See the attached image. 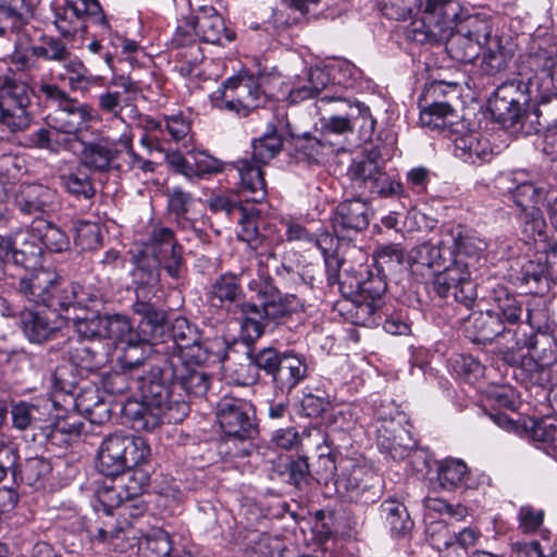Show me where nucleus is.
Masks as SVG:
<instances>
[{
    "label": "nucleus",
    "mask_w": 557,
    "mask_h": 557,
    "mask_svg": "<svg viewBox=\"0 0 557 557\" xmlns=\"http://www.w3.org/2000/svg\"><path fill=\"white\" fill-rule=\"evenodd\" d=\"M169 359L159 358L145 375L136 379L141 403L129 413L136 429L152 431L164 422L177 423L188 414L187 403L174 388V372Z\"/></svg>",
    "instance_id": "f257e3e1"
},
{
    "label": "nucleus",
    "mask_w": 557,
    "mask_h": 557,
    "mask_svg": "<svg viewBox=\"0 0 557 557\" xmlns=\"http://www.w3.org/2000/svg\"><path fill=\"white\" fill-rule=\"evenodd\" d=\"M18 290L29 301L60 312V315L71 309L96 308L104 301L101 288L69 282L49 269L39 270L29 277H21Z\"/></svg>",
    "instance_id": "f03ea898"
},
{
    "label": "nucleus",
    "mask_w": 557,
    "mask_h": 557,
    "mask_svg": "<svg viewBox=\"0 0 557 557\" xmlns=\"http://www.w3.org/2000/svg\"><path fill=\"white\" fill-rule=\"evenodd\" d=\"M248 288L260 299V304L247 301L239 306L242 334L248 342H255L265 332L273 331L284 318L300 307L297 296L283 295L268 274L260 273L258 278L248 283Z\"/></svg>",
    "instance_id": "7ed1b4c3"
},
{
    "label": "nucleus",
    "mask_w": 557,
    "mask_h": 557,
    "mask_svg": "<svg viewBox=\"0 0 557 557\" xmlns=\"http://www.w3.org/2000/svg\"><path fill=\"white\" fill-rule=\"evenodd\" d=\"M519 358L515 367L513 376L525 388H539L545 393V388L557 375V343L547 333H539L521 341V348L515 350Z\"/></svg>",
    "instance_id": "20e7f679"
},
{
    "label": "nucleus",
    "mask_w": 557,
    "mask_h": 557,
    "mask_svg": "<svg viewBox=\"0 0 557 557\" xmlns=\"http://www.w3.org/2000/svg\"><path fill=\"white\" fill-rule=\"evenodd\" d=\"M135 314L141 317L137 338L117 347L121 351L117 357L123 370L134 371L144 366L151 352L157 354L158 339L164 334V311L158 309L150 301L133 304Z\"/></svg>",
    "instance_id": "39448f33"
},
{
    "label": "nucleus",
    "mask_w": 557,
    "mask_h": 557,
    "mask_svg": "<svg viewBox=\"0 0 557 557\" xmlns=\"http://www.w3.org/2000/svg\"><path fill=\"white\" fill-rule=\"evenodd\" d=\"M150 456L146 440L115 432L103 438L97 453V469L106 476L133 472Z\"/></svg>",
    "instance_id": "423d86ee"
},
{
    "label": "nucleus",
    "mask_w": 557,
    "mask_h": 557,
    "mask_svg": "<svg viewBox=\"0 0 557 557\" xmlns=\"http://www.w3.org/2000/svg\"><path fill=\"white\" fill-rule=\"evenodd\" d=\"M110 478L109 482L104 481L96 491L97 499L107 516L125 517L131 506L136 510L135 516H143L146 506L139 496L148 484L147 473L136 470Z\"/></svg>",
    "instance_id": "0eeeda50"
},
{
    "label": "nucleus",
    "mask_w": 557,
    "mask_h": 557,
    "mask_svg": "<svg viewBox=\"0 0 557 557\" xmlns=\"http://www.w3.org/2000/svg\"><path fill=\"white\" fill-rule=\"evenodd\" d=\"M460 320L465 322V333L471 342L487 344L497 341L502 345L504 361L508 364L518 362L515 350L521 348V341L517 338V329L507 327L491 309L472 312Z\"/></svg>",
    "instance_id": "6e6552de"
},
{
    "label": "nucleus",
    "mask_w": 557,
    "mask_h": 557,
    "mask_svg": "<svg viewBox=\"0 0 557 557\" xmlns=\"http://www.w3.org/2000/svg\"><path fill=\"white\" fill-rule=\"evenodd\" d=\"M30 87L15 78L4 77L0 82V128L10 134L25 132L33 117L28 111Z\"/></svg>",
    "instance_id": "1a4fd4ad"
},
{
    "label": "nucleus",
    "mask_w": 557,
    "mask_h": 557,
    "mask_svg": "<svg viewBox=\"0 0 557 557\" xmlns=\"http://www.w3.org/2000/svg\"><path fill=\"white\" fill-rule=\"evenodd\" d=\"M213 104L220 110L247 116L252 110L263 104L265 96L258 79L252 76L228 78L218 90Z\"/></svg>",
    "instance_id": "9d476101"
},
{
    "label": "nucleus",
    "mask_w": 557,
    "mask_h": 557,
    "mask_svg": "<svg viewBox=\"0 0 557 557\" xmlns=\"http://www.w3.org/2000/svg\"><path fill=\"white\" fill-rule=\"evenodd\" d=\"M51 11L53 25L67 39L86 30L84 14L94 17V22L103 28H110L98 0H53Z\"/></svg>",
    "instance_id": "9b49d317"
},
{
    "label": "nucleus",
    "mask_w": 557,
    "mask_h": 557,
    "mask_svg": "<svg viewBox=\"0 0 557 557\" xmlns=\"http://www.w3.org/2000/svg\"><path fill=\"white\" fill-rule=\"evenodd\" d=\"M32 9L26 0H0V40H11L13 37L15 51L12 63L25 67L28 58L17 51V47L28 39Z\"/></svg>",
    "instance_id": "f8f14e48"
},
{
    "label": "nucleus",
    "mask_w": 557,
    "mask_h": 557,
    "mask_svg": "<svg viewBox=\"0 0 557 557\" xmlns=\"http://www.w3.org/2000/svg\"><path fill=\"white\" fill-rule=\"evenodd\" d=\"M216 419L228 437L245 441L257 434L252 405L243 398L232 395L222 397L216 405Z\"/></svg>",
    "instance_id": "ddd939ff"
},
{
    "label": "nucleus",
    "mask_w": 557,
    "mask_h": 557,
    "mask_svg": "<svg viewBox=\"0 0 557 557\" xmlns=\"http://www.w3.org/2000/svg\"><path fill=\"white\" fill-rule=\"evenodd\" d=\"M141 253L152 258L171 277H181L184 269L183 248L171 228L153 227L143 245Z\"/></svg>",
    "instance_id": "4468645a"
},
{
    "label": "nucleus",
    "mask_w": 557,
    "mask_h": 557,
    "mask_svg": "<svg viewBox=\"0 0 557 557\" xmlns=\"http://www.w3.org/2000/svg\"><path fill=\"white\" fill-rule=\"evenodd\" d=\"M449 237L448 242L450 255L454 256L451 264L456 268L467 269L475 272L481 265L483 253L487 248V244L483 238L463 231L460 226L449 230L446 233Z\"/></svg>",
    "instance_id": "2eb2a0df"
},
{
    "label": "nucleus",
    "mask_w": 557,
    "mask_h": 557,
    "mask_svg": "<svg viewBox=\"0 0 557 557\" xmlns=\"http://www.w3.org/2000/svg\"><path fill=\"white\" fill-rule=\"evenodd\" d=\"M371 208L360 197L339 202L332 215V226L337 236L346 237L350 233L366 230L370 223Z\"/></svg>",
    "instance_id": "dca6fc26"
},
{
    "label": "nucleus",
    "mask_w": 557,
    "mask_h": 557,
    "mask_svg": "<svg viewBox=\"0 0 557 557\" xmlns=\"http://www.w3.org/2000/svg\"><path fill=\"white\" fill-rule=\"evenodd\" d=\"M8 248V265L12 264L27 271L42 270V247L39 237L30 228L16 233L11 239H5Z\"/></svg>",
    "instance_id": "f3484780"
},
{
    "label": "nucleus",
    "mask_w": 557,
    "mask_h": 557,
    "mask_svg": "<svg viewBox=\"0 0 557 557\" xmlns=\"http://www.w3.org/2000/svg\"><path fill=\"white\" fill-rule=\"evenodd\" d=\"M385 290L386 284L381 277L371 280L362 287L360 299L355 301L356 324L373 327L382 322V296Z\"/></svg>",
    "instance_id": "a211bd4d"
},
{
    "label": "nucleus",
    "mask_w": 557,
    "mask_h": 557,
    "mask_svg": "<svg viewBox=\"0 0 557 557\" xmlns=\"http://www.w3.org/2000/svg\"><path fill=\"white\" fill-rule=\"evenodd\" d=\"M14 206L25 215L42 214L57 208L58 193L41 184L22 185L14 196Z\"/></svg>",
    "instance_id": "6ab92c4d"
},
{
    "label": "nucleus",
    "mask_w": 557,
    "mask_h": 557,
    "mask_svg": "<svg viewBox=\"0 0 557 557\" xmlns=\"http://www.w3.org/2000/svg\"><path fill=\"white\" fill-rule=\"evenodd\" d=\"M198 339H200L199 331L187 319L178 317L169 327L164 324V334L158 339L157 355L161 359L177 356L178 350L196 344Z\"/></svg>",
    "instance_id": "aec40b11"
},
{
    "label": "nucleus",
    "mask_w": 557,
    "mask_h": 557,
    "mask_svg": "<svg viewBox=\"0 0 557 557\" xmlns=\"http://www.w3.org/2000/svg\"><path fill=\"white\" fill-rule=\"evenodd\" d=\"M207 295L213 305H219L234 313H239V306L247 302L240 283V275L232 272H225L216 276Z\"/></svg>",
    "instance_id": "412c9836"
},
{
    "label": "nucleus",
    "mask_w": 557,
    "mask_h": 557,
    "mask_svg": "<svg viewBox=\"0 0 557 557\" xmlns=\"http://www.w3.org/2000/svg\"><path fill=\"white\" fill-rule=\"evenodd\" d=\"M175 380L176 393L184 392L188 396L201 397L209 389L210 379L208 374L194 366L185 363L182 357L173 356L169 359Z\"/></svg>",
    "instance_id": "4be33fe9"
},
{
    "label": "nucleus",
    "mask_w": 557,
    "mask_h": 557,
    "mask_svg": "<svg viewBox=\"0 0 557 557\" xmlns=\"http://www.w3.org/2000/svg\"><path fill=\"white\" fill-rule=\"evenodd\" d=\"M92 109L89 104L81 103L72 98L61 108H55L49 114L48 121L57 132L74 134L84 127L91 120Z\"/></svg>",
    "instance_id": "5701e85b"
},
{
    "label": "nucleus",
    "mask_w": 557,
    "mask_h": 557,
    "mask_svg": "<svg viewBox=\"0 0 557 557\" xmlns=\"http://www.w3.org/2000/svg\"><path fill=\"white\" fill-rule=\"evenodd\" d=\"M195 34L205 42L223 45L231 42L235 34L227 29L223 17L213 8H202L193 22Z\"/></svg>",
    "instance_id": "b1692460"
},
{
    "label": "nucleus",
    "mask_w": 557,
    "mask_h": 557,
    "mask_svg": "<svg viewBox=\"0 0 557 557\" xmlns=\"http://www.w3.org/2000/svg\"><path fill=\"white\" fill-rule=\"evenodd\" d=\"M550 250L547 255L537 256L530 259L521 265L518 280L525 292L535 295H543L548 289V276H555L556 273L550 265Z\"/></svg>",
    "instance_id": "393cba45"
},
{
    "label": "nucleus",
    "mask_w": 557,
    "mask_h": 557,
    "mask_svg": "<svg viewBox=\"0 0 557 557\" xmlns=\"http://www.w3.org/2000/svg\"><path fill=\"white\" fill-rule=\"evenodd\" d=\"M121 156L116 143L108 139L83 144L81 152L82 166L98 172H108L114 169L115 161Z\"/></svg>",
    "instance_id": "a878e982"
},
{
    "label": "nucleus",
    "mask_w": 557,
    "mask_h": 557,
    "mask_svg": "<svg viewBox=\"0 0 557 557\" xmlns=\"http://www.w3.org/2000/svg\"><path fill=\"white\" fill-rule=\"evenodd\" d=\"M250 363L240 364L236 370L235 381L239 385H250L257 381L258 373L256 369L264 371L272 379L283 358V352L272 347L262 348L255 354H249Z\"/></svg>",
    "instance_id": "bb28decb"
},
{
    "label": "nucleus",
    "mask_w": 557,
    "mask_h": 557,
    "mask_svg": "<svg viewBox=\"0 0 557 557\" xmlns=\"http://www.w3.org/2000/svg\"><path fill=\"white\" fill-rule=\"evenodd\" d=\"M529 103H517L510 99H499L493 97L490 100V109L494 119L504 127L510 128L524 121L533 123V117L539 119L542 111L540 108L533 109L532 112L528 109Z\"/></svg>",
    "instance_id": "cd10ccee"
},
{
    "label": "nucleus",
    "mask_w": 557,
    "mask_h": 557,
    "mask_svg": "<svg viewBox=\"0 0 557 557\" xmlns=\"http://www.w3.org/2000/svg\"><path fill=\"white\" fill-rule=\"evenodd\" d=\"M384 169V161L379 150H370L362 159L355 160L348 168L347 175L351 185L361 195L372 185L379 173Z\"/></svg>",
    "instance_id": "c85d7f7f"
},
{
    "label": "nucleus",
    "mask_w": 557,
    "mask_h": 557,
    "mask_svg": "<svg viewBox=\"0 0 557 557\" xmlns=\"http://www.w3.org/2000/svg\"><path fill=\"white\" fill-rule=\"evenodd\" d=\"M488 299L493 313L498 315L507 327L516 329L524 312L522 302L502 285H496L490 290Z\"/></svg>",
    "instance_id": "c756f323"
},
{
    "label": "nucleus",
    "mask_w": 557,
    "mask_h": 557,
    "mask_svg": "<svg viewBox=\"0 0 557 557\" xmlns=\"http://www.w3.org/2000/svg\"><path fill=\"white\" fill-rule=\"evenodd\" d=\"M286 134L294 140L295 158L298 162L307 164H319L324 158L333 151L331 144L323 139L312 136L310 133L295 135L289 129L288 122L285 123Z\"/></svg>",
    "instance_id": "7c9ffc66"
},
{
    "label": "nucleus",
    "mask_w": 557,
    "mask_h": 557,
    "mask_svg": "<svg viewBox=\"0 0 557 557\" xmlns=\"http://www.w3.org/2000/svg\"><path fill=\"white\" fill-rule=\"evenodd\" d=\"M52 312L25 310L21 313L20 323L25 336L33 343L50 339L59 330L60 323L52 321Z\"/></svg>",
    "instance_id": "2f4dec72"
},
{
    "label": "nucleus",
    "mask_w": 557,
    "mask_h": 557,
    "mask_svg": "<svg viewBox=\"0 0 557 557\" xmlns=\"http://www.w3.org/2000/svg\"><path fill=\"white\" fill-rule=\"evenodd\" d=\"M306 375L307 364L305 359L294 352H283V358L272 379V383L282 393H290Z\"/></svg>",
    "instance_id": "473e14b6"
},
{
    "label": "nucleus",
    "mask_w": 557,
    "mask_h": 557,
    "mask_svg": "<svg viewBox=\"0 0 557 557\" xmlns=\"http://www.w3.org/2000/svg\"><path fill=\"white\" fill-rule=\"evenodd\" d=\"M454 145L455 156L467 163L486 162L492 156L490 141L480 133L471 132L459 135L454 139Z\"/></svg>",
    "instance_id": "72a5a7b5"
},
{
    "label": "nucleus",
    "mask_w": 557,
    "mask_h": 557,
    "mask_svg": "<svg viewBox=\"0 0 557 557\" xmlns=\"http://www.w3.org/2000/svg\"><path fill=\"white\" fill-rule=\"evenodd\" d=\"M380 519L393 537H406L413 528L407 507L394 498H387L380 505Z\"/></svg>",
    "instance_id": "f704fd0d"
},
{
    "label": "nucleus",
    "mask_w": 557,
    "mask_h": 557,
    "mask_svg": "<svg viewBox=\"0 0 557 557\" xmlns=\"http://www.w3.org/2000/svg\"><path fill=\"white\" fill-rule=\"evenodd\" d=\"M264 164L255 161L252 158L238 159L234 162L237 170L243 188L252 194L251 200L260 202L265 197V181L263 177L262 166Z\"/></svg>",
    "instance_id": "c9c22d12"
},
{
    "label": "nucleus",
    "mask_w": 557,
    "mask_h": 557,
    "mask_svg": "<svg viewBox=\"0 0 557 557\" xmlns=\"http://www.w3.org/2000/svg\"><path fill=\"white\" fill-rule=\"evenodd\" d=\"M69 358L73 366L87 372L100 369L106 362L100 344L85 341H70Z\"/></svg>",
    "instance_id": "e433bc0d"
},
{
    "label": "nucleus",
    "mask_w": 557,
    "mask_h": 557,
    "mask_svg": "<svg viewBox=\"0 0 557 557\" xmlns=\"http://www.w3.org/2000/svg\"><path fill=\"white\" fill-rule=\"evenodd\" d=\"M59 178L63 189L77 199H91L96 194L91 175L82 165L62 173Z\"/></svg>",
    "instance_id": "4c0bfd02"
},
{
    "label": "nucleus",
    "mask_w": 557,
    "mask_h": 557,
    "mask_svg": "<svg viewBox=\"0 0 557 557\" xmlns=\"http://www.w3.org/2000/svg\"><path fill=\"white\" fill-rule=\"evenodd\" d=\"M132 532L131 521L119 522L116 525L108 521L97 528L96 537L99 542L107 544L111 549L123 553L133 546L135 539L129 537Z\"/></svg>",
    "instance_id": "58836bf2"
},
{
    "label": "nucleus",
    "mask_w": 557,
    "mask_h": 557,
    "mask_svg": "<svg viewBox=\"0 0 557 557\" xmlns=\"http://www.w3.org/2000/svg\"><path fill=\"white\" fill-rule=\"evenodd\" d=\"M457 117L455 109L447 101L434 100L420 111V124L430 129L442 131L453 125Z\"/></svg>",
    "instance_id": "ea45409f"
},
{
    "label": "nucleus",
    "mask_w": 557,
    "mask_h": 557,
    "mask_svg": "<svg viewBox=\"0 0 557 557\" xmlns=\"http://www.w3.org/2000/svg\"><path fill=\"white\" fill-rule=\"evenodd\" d=\"M282 148L283 124L280 127L271 126L260 138L252 141L251 158L267 164L281 152Z\"/></svg>",
    "instance_id": "a19ab883"
},
{
    "label": "nucleus",
    "mask_w": 557,
    "mask_h": 557,
    "mask_svg": "<svg viewBox=\"0 0 557 557\" xmlns=\"http://www.w3.org/2000/svg\"><path fill=\"white\" fill-rule=\"evenodd\" d=\"M482 47L478 39L470 37L460 28L451 34L446 42L449 55L454 60L465 63L474 61L479 57Z\"/></svg>",
    "instance_id": "79ce46f5"
},
{
    "label": "nucleus",
    "mask_w": 557,
    "mask_h": 557,
    "mask_svg": "<svg viewBox=\"0 0 557 557\" xmlns=\"http://www.w3.org/2000/svg\"><path fill=\"white\" fill-rule=\"evenodd\" d=\"M64 77L72 91H88L98 83V77L94 76L84 62L73 57L63 64Z\"/></svg>",
    "instance_id": "37998d69"
},
{
    "label": "nucleus",
    "mask_w": 557,
    "mask_h": 557,
    "mask_svg": "<svg viewBox=\"0 0 557 557\" xmlns=\"http://www.w3.org/2000/svg\"><path fill=\"white\" fill-rule=\"evenodd\" d=\"M460 5L454 0H426L425 14L441 30L451 28L459 17Z\"/></svg>",
    "instance_id": "c03bdc74"
},
{
    "label": "nucleus",
    "mask_w": 557,
    "mask_h": 557,
    "mask_svg": "<svg viewBox=\"0 0 557 557\" xmlns=\"http://www.w3.org/2000/svg\"><path fill=\"white\" fill-rule=\"evenodd\" d=\"M33 232L39 237V243L53 252H61L69 248L67 235L59 226L51 222L40 220L32 226Z\"/></svg>",
    "instance_id": "a18cd8bd"
},
{
    "label": "nucleus",
    "mask_w": 557,
    "mask_h": 557,
    "mask_svg": "<svg viewBox=\"0 0 557 557\" xmlns=\"http://www.w3.org/2000/svg\"><path fill=\"white\" fill-rule=\"evenodd\" d=\"M168 210L175 216V220L183 228H194V223L186 214L194 202V197L190 193L184 190L182 187L176 186L166 190Z\"/></svg>",
    "instance_id": "49530a36"
},
{
    "label": "nucleus",
    "mask_w": 557,
    "mask_h": 557,
    "mask_svg": "<svg viewBox=\"0 0 557 557\" xmlns=\"http://www.w3.org/2000/svg\"><path fill=\"white\" fill-rule=\"evenodd\" d=\"M468 475V467L460 459L446 458L440 462L437 468L438 483L448 491L460 486Z\"/></svg>",
    "instance_id": "de8ad7c7"
},
{
    "label": "nucleus",
    "mask_w": 557,
    "mask_h": 557,
    "mask_svg": "<svg viewBox=\"0 0 557 557\" xmlns=\"http://www.w3.org/2000/svg\"><path fill=\"white\" fill-rule=\"evenodd\" d=\"M446 243L448 240H440L436 244L428 242L419 245L411 251L413 262L428 268L444 265L446 260L445 253L448 252L450 255V248L449 246L446 247Z\"/></svg>",
    "instance_id": "09e8293b"
},
{
    "label": "nucleus",
    "mask_w": 557,
    "mask_h": 557,
    "mask_svg": "<svg viewBox=\"0 0 557 557\" xmlns=\"http://www.w3.org/2000/svg\"><path fill=\"white\" fill-rule=\"evenodd\" d=\"M372 257L377 272L385 275L404 263L405 249L399 244H383L375 247Z\"/></svg>",
    "instance_id": "8fccbe9b"
},
{
    "label": "nucleus",
    "mask_w": 557,
    "mask_h": 557,
    "mask_svg": "<svg viewBox=\"0 0 557 557\" xmlns=\"http://www.w3.org/2000/svg\"><path fill=\"white\" fill-rule=\"evenodd\" d=\"M121 146V154L124 153L122 162H115L114 169L117 171H131L138 169L144 173H151L156 169V164L140 157L133 148V139L127 135H122L117 143Z\"/></svg>",
    "instance_id": "3c124183"
},
{
    "label": "nucleus",
    "mask_w": 557,
    "mask_h": 557,
    "mask_svg": "<svg viewBox=\"0 0 557 557\" xmlns=\"http://www.w3.org/2000/svg\"><path fill=\"white\" fill-rule=\"evenodd\" d=\"M147 258L143 255L141 258L137 260V264L132 272L133 282L136 285V300L138 301H148L147 298V288L150 286H154L159 282V270L156 265H150L147 262Z\"/></svg>",
    "instance_id": "603ef678"
},
{
    "label": "nucleus",
    "mask_w": 557,
    "mask_h": 557,
    "mask_svg": "<svg viewBox=\"0 0 557 557\" xmlns=\"http://www.w3.org/2000/svg\"><path fill=\"white\" fill-rule=\"evenodd\" d=\"M379 483L381 482L377 475L361 467L354 468L347 478H342L337 481L338 487H343L347 492V497L350 502H352L354 495L364 493L368 488Z\"/></svg>",
    "instance_id": "864d4df0"
},
{
    "label": "nucleus",
    "mask_w": 557,
    "mask_h": 557,
    "mask_svg": "<svg viewBox=\"0 0 557 557\" xmlns=\"http://www.w3.org/2000/svg\"><path fill=\"white\" fill-rule=\"evenodd\" d=\"M33 55L49 62L66 63L72 53L65 42L53 36L42 37L41 45L32 47Z\"/></svg>",
    "instance_id": "5fc2aeb1"
},
{
    "label": "nucleus",
    "mask_w": 557,
    "mask_h": 557,
    "mask_svg": "<svg viewBox=\"0 0 557 557\" xmlns=\"http://www.w3.org/2000/svg\"><path fill=\"white\" fill-rule=\"evenodd\" d=\"M138 333L139 325L134 330L127 317L122 314L106 315L104 338L114 339L116 347L132 342V338H137Z\"/></svg>",
    "instance_id": "6e6d98bb"
},
{
    "label": "nucleus",
    "mask_w": 557,
    "mask_h": 557,
    "mask_svg": "<svg viewBox=\"0 0 557 557\" xmlns=\"http://www.w3.org/2000/svg\"><path fill=\"white\" fill-rule=\"evenodd\" d=\"M549 187L544 184L524 182L519 184L513 191V199L522 210H529L539 203L545 202Z\"/></svg>",
    "instance_id": "4d7b16f0"
},
{
    "label": "nucleus",
    "mask_w": 557,
    "mask_h": 557,
    "mask_svg": "<svg viewBox=\"0 0 557 557\" xmlns=\"http://www.w3.org/2000/svg\"><path fill=\"white\" fill-rule=\"evenodd\" d=\"M63 318L66 320L75 321L77 333L82 337L86 339L104 338L106 315L90 312L85 313L84 317L75 314L74 317L64 315Z\"/></svg>",
    "instance_id": "13d9d810"
},
{
    "label": "nucleus",
    "mask_w": 557,
    "mask_h": 557,
    "mask_svg": "<svg viewBox=\"0 0 557 557\" xmlns=\"http://www.w3.org/2000/svg\"><path fill=\"white\" fill-rule=\"evenodd\" d=\"M521 228L529 239L546 243V222L537 207L523 210L520 215Z\"/></svg>",
    "instance_id": "bf43d9fd"
},
{
    "label": "nucleus",
    "mask_w": 557,
    "mask_h": 557,
    "mask_svg": "<svg viewBox=\"0 0 557 557\" xmlns=\"http://www.w3.org/2000/svg\"><path fill=\"white\" fill-rule=\"evenodd\" d=\"M320 101L321 102L334 101L342 106L348 107L349 110L351 111V113H354L356 116L355 119H352V124H358L359 127L361 128L363 135L367 137H371V135L374 131V127H375V120L372 117L370 109L368 107H366L363 103L358 102L356 104H350L342 97H335V96H329V95H324L323 97H321Z\"/></svg>",
    "instance_id": "052dcab7"
},
{
    "label": "nucleus",
    "mask_w": 557,
    "mask_h": 557,
    "mask_svg": "<svg viewBox=\"0 0 557 557\" xmlns=\"http://www.w3.org/2000/svg\"><path fill=\"white\" fill-rule=\"evenodd\" d=\"M24 146L29 149L45 150L50 153H58L61 148L59 133L57 129L41 127L25 137Z\"/></svg>",
    "instance_id": "680f3d73"
},
{
    "label": "nucleus",
    "mask_w": 557,
    "mask_h": 557,
    "mask_svg": "<svg viewBox=\"0 0 557 557\" xmlns=\"http://www.w3.org/2000/svg\"><path fill=\"white\" fill-rule=\"evenodd\" d=\"M284 481L294 485L297 488H304L309 485L311 473L309 463L306 457H298L292 459L285 465V469L282 472Z\"/></svg>",
    "instance_id": "e2e57ef3"
},
{
    "label": "nucleus",
    "mask_w": 557,
    "mask_h": 557,
    "mask_svg": "<svg viewBox=\"0 0 557 557\" xmlns=\"http://www.w3.org/2000/svg\"><path fill=\"white\" fill-rule=\"evenodd\" d=\"M458 28H460L470 37L478 39V42H480L482 46L487 44L492 34L491 21L486 15L483 14H474L466 17L460 23Z\"/></svg>",
    "instance_id": "0e129e2a"
},
{
    "label": "nucleus",
    "mask_w": 557,
    "mask_h": 557,
    "mask_svg": "<svg viewBox=\"0 0 557 557\" xmlns=\"http://www.w3.org/2000/svg\"><path fill=\"white\" fill-rule=\"evenodd\" d=\"M459 273L460 268H456L453 264L444 268L443 271H440L434 275L432 290L440 298H448L457 287V281L460 278L462 280V276H459Z\"/></svg>",
    "instance_id": "69168bd1"
},
{
    "label": "nucleus",
    "mask_w": 557,
    "mask_h": 557,
    "mask_svg": "<svg viewBox=\"0 0 557 557\" xmlns=\"http://www.w3.org/2000/svg\"><path fill=\"white\" fill-rule=\"evenodd\" d=\"M472 271H468L467 269H461L459 276H462V280L457 281V287L453 292L454 300L463 306L466 309L472 308L476 299L475 285L472 281Z\"/></svg>",
    "instance_id": "338daca9"
},
{
    "label": "nucleus",
    "mask_w": 557,
    "mask_h": 557,
    "mask_svg": "<svg viewBox=\"0 0 557 557\" xmlns=\"http://www.w3.org/2000/svg\"><path fill=\"white\" fill-rule=\"evenodd\" d=\"M454 372L468 382H474L483 376L484 367L472 356L459 355L451 361Z\"/></svg>",
    "instance_id": "774afa93"
}]
</instances>
